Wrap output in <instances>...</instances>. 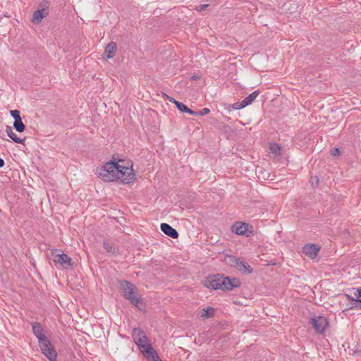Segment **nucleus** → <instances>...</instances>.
Instances as JSON below:
<instances>
[{
    "instance_id": "4468645a",
    "label": "nucleus",
    "mask_w": 361,
    "mask_h": 361,
    "mask_svg": "<svg viewBox=\"0 0 361 361\" xmlns=\"http://www.w3.org/2000/svg\"><path fill=\"white\" fill-rule=\"evenodd\" d=\"M6 132L8 136L16 143L25 144V139L20 138L9 126L6 127Z\"/></svg>"
},
{
    "instance_id": "6e6552de",
    "label": "nucleus",
    "mask_w": 361,
    "mask_h": 361,
    "mask_svg": "<svg viewBox=\"0 0 361 361\" xmlns=\"http://www.w3.org/2000/svg\"><path fill=\"white\" fill-rule=\"evenodd\" d=\"M248 230V224L242 222H237L231 227L232 232L238 235H248L246 234Z\"/></svg>"
},
{
    "instance_id": "b1692460",
    "label": "nucleus",
    "mask_w": 361,
    "mask_h": 361,
    "mask_svg": "<svg viewBox=\"0 0 361 361\" xmlns=\"http://www.w3.org/2000/svg\"><path fill=\"white\" fill-rule=\"evenodd\" d=\"M357 299H354L353 298H351L350 296L348 295V298L349 300L354 301L355 302L360 303V307L361 308V288L357 289V294H356Z\"/></svg>"
},
{
    "instance_id": "f3484780",
    "label": "nucleus",
    "mask_w": 361,
    "mask_h": 361,
    "mask_svg": "<svg viewBox=\"0 0 361 361\" xmlns=\"http://www.w3.org/2000/svg\"><path fill=\"white\" fill-rule=\"evenodd\" d=\"M259 95V91H255L252 92L250 94H249L248 97H245L243 102L244 103V105L245 106H248L249 104H252V102L257 98V97Z\"/></svg>"
},
{
    "instance_id": "1a4fd4ad",
    "label": "nucleus",
    "mask_w": 361,
    "mask_h": 361,
    "mask_svg": "<svg viewBox=\"0 0 361 361\" xmlns=\"http://www.w3.org/2000/svg\"><path fill=\"white\" fill-rule=\"evenodd\" d=\"M235 267L238 270L243 274H251L252 272V269L251 267L245 261L236 259L235 260Z\"/></svg>"
},
{
    "instance_id": "c85d7f7f",
    "label": "nucleus",
    "mask_w": 361,
    "mask_h": 361,
    "mask_svg": "<svg viewBox=\"0 0 361 361\" xmlns=\"http://www.w3.org/2000/svg\"><path fill=\"white\" fill-rule=\"evenodd\" d=\"M168 99L170 102L173 103L175 105H176V102H178V101H176L175 99H173L172 97H168Z\"/></svg>"
},
{
    "instance_id": "423d86ee",
    "label": "nucleus",
    "mask_w": 361,
    "mask_h": 361,
    "mask_svg": "<svg viewBox=\"0 0 361 361\" xmlns=\"http://www.w3.org/2000/svg\"><path fill=\"white\" fill-rule=\"evenodd\" d=\"M51 256L55 264H58L64 268L71 267L73 264L72 259L66 254L57 253L55 250L51 252Z\"/></svg>"
},
{
    "instance_id": "f257e3e1",
    "label": "nucleus",
    "mask_w": 361,
    "mask_h": 361,
    "mask_svg": "<svg viewBox=\"0 0 361 361\" xmlns=\"http://www.w3.org/2000/svg\"><path fill=\"white\" fill-rule=\"evenodd\" d=\"M96 174L105 182L118 181L128 184L135 179L133 164L130 161L123 159L106 162L97 168Z\"/></svg>"
},
{
    "instance_id": "c756f323",
    "label": "nucleus",
    "mask_w": 361,
    "mask_h": 361,
    "mask_svg": "<svg viewBox=\"0 0 361 361\" xmlns=\"http://www.w3.org/2000/svg\"><path fill=\"white\" fill-rule=\"evenodd\" d=\"M5 164V162L3 159L0 158V168L3 167Z\"/></svg>"
},
{
    "instance_id": "bb28decb",
    "label": "nucleus",
    "mask_w": 361,
    "mask_h": 361,
    "mask_svg": "<svg viewBox=\"0 0 361 361\" xmlns=\"http://www.w3.org/2000/svg\"><path fill=\"white\" fill-rule=\"evenodd\" d=\"M208 7V4H200L197 6H196V10L197 11H202L204 9H206Z\"/></svg>"
},
{
    "instance_id": "7c9ffc66",
    "label": "nucleus",
    "mask_w": 361,
    "mask_h": 361,
    "mask_svg": "<svg viewBox=\"0 0 361 361\" xmlns=\"http://www.w3.org/2000/svg\"><path fill=\"white\" fill-rule=\"evenodd\" d=\"M198 78H199V77L197 76V75H193V76L191 77V80H197Z\"/></svg>"
},
{
    "instance_id": "9b49d317",
    "label": "nucleus",
    "mask_w": 361,
    "mask_h": 361,
    "mask_svg": "<svg viewBox=\"0 0 361 361\" xmlns=\"http://www.w3.org/2000/svg\"><path fill=\"white\" fill-rule=\"evenodd\" d=\"M47 14L48 12L45 8H42L35 11L32 15V23L35 24L40 23L42 19L45 18L47 16Z\"/></svg>"
},
{
    "instance_id": "0eeeda50",
    "label": "nucleus",
    "mask_w": 361,
    "mask_h": 361,
    "mask_svg": "<svg viewBox=\"0 0 361 361\" xmlns=\"http://www.w3.org/2000/svg\"><path fill=\"white\" fill-rule=\"evenodd\" d=\"M319 250V247L314 244L306 245L302 247L303 253L312 259L316 257Z\"/></svg>"
},
{
    "instance_id": "20e7f679",
    "label": "nucleus",
    "mask_w": 361,
    "mask_h": 361,
    "mask_svg": "<svg viewBox=\"0 0 361 361\" xmlns=\"http://www.w3.org/2000/svg\"><path fill=\"white\" fill-rule=\"evenodd\" d=\"M120 288L122 290L123 295L130 300L132 304L139 307L140 301L137 297V290L135 286L132 283L124 281L120 283Z\"/></svg>"
},
{
    "instance_id": "2eb2a0df",
    "label": "nucleus",
    "mask_w": 361,
    "mask_h": 361,
    "mask_svg": "<svg viewBox=\"0 0 361 361\" xmlns=\"http://www.w3.org/2000/svg\"><path fill=\"white\" fill-rule=\"evenodd\" d=\"M142 354L148 360V361H161L159 359L158 354L152 347Z\"/></svg>"
},
{
    "instance_id": "4be33fe9",
    "label": "nucleus",
    "mask_w": 361,
    "mask_h": 361,
    "mask_svg": "<svg viewBox=\"0 0 361 361\" xmlns=\"http://www.w3.org/2000/svg\"><path fill=\"white\" fill-rule=\"evenodd\" d=\"M104 247L105 250H106V252L111 255H114L117 252V249L115 247H114L112 244H111L108 242L104 243Z\"/></svg>"
},
{
    "instance_id": "a211bd4d",
    "label": "nucleus",
    "mask_w": 361,
    "mask_h": 361,
    "mask_svg": "<svg viewBox=\"0 0 361 361\" xmlns=\"http://www.w3.org/2000/svg\"><path fill=\"white\" fill-rule=\"evenodd\" d=\"M176 106L181 112H185V113H188V114H189L190 115L196 114L195 111H192V110L190 109L184 104L180 102H176Z\"/></svg>"
},
{
    "instance_id": "cd10ccee",
    "label": "nucleus",
    "mask_w": 361,
    "mask_h": 361,
    "mask_svg": "<svg viewBox=\"0 0 361 361\" xmlns=\"http://www.w3.org/2000/svg\"><path fill=\"white\" fill-rule=\"evenodd\" d=\"M339 154H340V152H339L338 148L335 147L331 149V154L332 156H338V155H339Z\"/></svg>"
},
{
    "instance_id": "ddd939ff",
    "label": "nucleus",
    "mask_w": 361,
    "mask_h": 361,
    "mask_svg": "<svg viewBox=\"0 0 361 361\" xmlns=\"http://www.w3.org/2000/svg\"><path fill=\"white\" fill-rule=\"evenodd\" d=\"M135 343L137 344L142 353L146 352L147 350L152 348V345L149 343L147 336L144 337L141 340H139Z\"/></svg>"
},
{
    "instance_id": "6ab92c4d",
    "label": "nucleus",
    "mask_w": 361,
    "mask_h": 361,
    "mask_svg": "<svg viewBox=\"0 0 361 361\" xmlns=\"http://www.w3.org/2000/svg\"><path fill=\"white\" fill-rule=\"evenodd\" d=\"M214 314V309L213 307H209L202 310L200 317L202 318H210L213 317Z\"/></svg>"
},
{
    "instance_id": "393cba45",
    "label": "nucleus",
    "mask_w": 361,
    "mask_h": 361,
    "mask_svg": "<svg viewBox=\"0 0 361 361\" xmlns=\"http://www.w3.org/2000/svg\"><path fill=\"white\" fill-rule=\"evenodd\" d=\"M10 114L11 116L14 118L15 121L21 120L20 111L18 110H11Z\"/></svg>"
},
{
    "instance_id": "f8f14e48",
    "label": "nucleus",
    "mask_w": 361,
    "mask_h": 361,
    "mask_svg": "<svg viewBox=\"0 0 361 361\" xmlns=\"http://www.w3.org/2000/svg\"><path fill=\"white\" fill-rule=\"evenodd\" d=\"M116 51V44L114 42H109L105 49L104 51V57L106 59H110L114 57Z\"/></svg>"
},
{
    "instance_id": "aec40b11",
    "label": "nucleus",
    "mask_w": 361,
    "mask_h": 361,
    "mask_svg": "<svg viewBox=\"0 0 361 361\" xmlns=\"http://www.w3.org/2000/svg\"><path fill=\"white\" fill-rule=\"evenodd\" d=\"M245 107L243 101L241 102H237L233 104H226L225 105V109L229 111L233 109H240Z\"/></svg>"
},
{
    "instance_id": "a878e982",
    "label": "nucleus",
    "mask_w": 361,
    "mask_h": 361,
    "mask_svg": "<svg viewBox=\"0 0 361 361\" xmlns=\"http://www.w3.org/2000/svg\"><path fill=\"white\" fill-rule=\"evenodd\" d=\"M210 112L209 109L208 108H204L200 111L197 112L195 111V114H192L193 116H204L208 114Z\"/></svg>"
},
{
    "instance_id": "7ed1b4c3",
    "label": "nucleus",
    "mask_w": 361,
    "mask_h": 361,
    "mask_svg": "<svg viewBox=\"0 0 361 361\" xmlns=\"http://www.w3.org/2000/svg\"><path fill=\"white\" fill-rule=\"evenodd\" d=\"M32 331L37 338L42 353L50 360L56 361L57 354L48 340L46 332L40 324H32Z\"/></svg>"
},
{
    "instance_id": "5701e85b",
    "label": "nucleus",
    "mask_w": 361,
    "mask_h": 361,
    "mask_svg": "<svg viewBox=\"0 0 361 361\" xmlns=\"http://www.w3.org/2000/svg\"><path fill=\"white\" fill-rule=\"evenodd\" d=\"M269 149L272 154H274L275 155H279L281 152V148L279 145L276 144V143H272V144H270Z\"/></svg>"
},
{
    "instance_id": "f03ea898",
    "label": "nucleus",
    "mask_w": 361,
    "mask_h": 361,
    "mask_svg": "<svg viewBox=\"0 0 361 361\" xmlns=\"http://www.w3.org/2000/svg\"><path fill=\"white\" fill-rule=\"evenodd\" d=\"M204 286L212 290H231L239 287L240 281L237 278L225 277L219 274L209 276L203 281Z\"/></svg>"
},
{
    "instance_id": "39448f33",
    "label": "nucleus",
    "mask_w": 361,
    "mask_h": 361,
    "mask_svg": "<svg viewBox=\"0 0 361 361\" xmlns=\"http://www.w3.org/2000/svg\"><path fill=\"white\" fill-rule=\"evenodd\" d=\"M311 324L317 333L323 334L329 325V321L324 316H315L311 319Z\"/></svg>"
},
{
    "instance_id": "2f4dec72",
    "label": "nucleus",
    "mask_w": 361,
    "mask_h": 361,
    "mask_svg": "<svg viewBox=\"0 0 361 361\" xmlns=\"http://www.w3.org/2000/svg\"><path fill=\"white\" fill-rule=\"evenodd\" d=\"M314 178H315V180H316V182H318V179H317V177H315Z\"/></svg>"
},
{
    "instance_id": "9d476101",
    "label": "nucleus",
    "mask_w": 361,
    "mask_h": 361,
    "mask_svg": "<svg viewBox=\"0 0 361 361\" xmlns=\"http://www.w3.org/2000/svg\"><path fill=\"white\" fill-rule=\"evenodd\" d=\"M161 230L166 235L172 238H177L178 237L177 231L166 223H162L161 224Z\"/></svg>"
},
{
    "instance_id": "412c9836",
    "label": "nucleus",
    "mask_w": 361,
    "mask_h": 361,
    "mask_svg": "<svg viewBox=\"0 0 361 361\" xmlns=\"http://www.w3.org/2000/svg\"><path fill=\"white\" fill-rule=\"evenodd\" d=\"M13 127L18 133H22L25 129V126L23 123L22 119L17 121H14Z\"/></svg>"
},
{
    "instance_id": "dca6fc26",
    "label": "nucleus",
    "mask_w": 361,
    "mask_h": 361,
    "mask_svg": "<svg viewBox=\"0 0 361 361\" xmlns=\"http://www.w3.org/2000/svg\"><path fill=\"white\" fill-rule=\"evenodd\" d=\"M132 336L135 343L146 336L145 334L140 329L135 328L133 330Z\"/></svg>"
}]
</instances>
